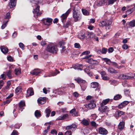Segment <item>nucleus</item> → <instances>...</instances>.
<instances>
[{
	"label": "nucleus",
	"mask_w": 135,
	"mask_h": 135,
	"mask_svg": "<svg viewBox=\"0 0 135 135\" xmlns=\"http://www.w3.org/2000/svg\"><path fill=\"white\" fill-rule=\"evenodd\" d=\"M112 23V20L111 19L109 20H105L100 22L99 25L101 27L105 26L106 30L108 31L110 29Z\"/></svg>",
	"instance_id": "f257e3e1"
},
{
	"label": "nucleus",
	"mask_w": 135,
	"mask_h": 135,
	"mask_svg": "<svg viewBox=\"0 0 135 135\" xmlns=\"http://www.w3.org/2000/svg\"><path fill=\"white\" fill-rule=\"evenodd\" d=\"M47 50L49 52L55 54H56L57 51L56 46L53 44H49L47 47Z\"/></svg>",
	"instance_id": "f03ea898"
},
{
	"label": "nucleus",
	"mask_w": 135,
	"mask_h": 135,
	"mask_svg": "<svg viewBox=\"0 0 135 135\" xmlns=\"http://www.w3.org/2000/svg\"><path fill=\"white\" fill-rule=\"evenodd\" d=\"M94 99L91 100L90 103L84 105L87 109H93L96 106L95 104L94 103Z\"/></svg>",
	"instance_id": "7ed1b4c3"
},
{
	"label": "nucleus",
	"mask_w": 135,
	"mask_h": 135,
	"mask_svg": "<svg viewBox=\"0 0 135 135\" xmlns=\"http://www.w3.org/2000/svg\"><path fill=\"white\" fill-rule=\"evenodd\" d=\"M52 20L49 18L43 19L42 20V22L44 24L47 26H50L52 23Z\"/></svg>",
	"instance_id": "20e7f679"
},
{
	"label": "nucleus",
	"mask_w": 135,
	"mask_h": 135,
	"mask_svg": "<svg viewBox=\"0 0 135 135\" xmlns=\"http://www.w3.org/2000/svg\"><path fill=\"white\" fill-rule=\"evenodd\" d=\"M73 17L74 19V21L75 22H76L80 20V15L78 13V12L76 11L75 10V9H73Z\"/></svg>",
	"instance_id": "39448f33"
},
{
	"label": "nucleus",
	"mask_w": 135,
	"mask_h": 135,
	"mask_svg": "<svg viewBox=\"0 0 135 135\" xmlns=\"http://www.w3.org/2000/svg\"><path fill=\"white\" fill-rule=\"evenodd\" d=\"M71 11L70 9H69L65 13L63 14L61 16L62 22L63 23L65 22V20L68 14L70 13Z\"/></svg>",
	"instance_id": "423d86ee"
},
{
	"label": "nucleus",
	"mask_w": 135,
	"mask_h": 135,
	"mask_svg": "<svg viewBox=\"0 0 135 135\" xmlns=\"http://www.w3.org/2000/svg\"><path fill=\"white\" fill-rule=\"evenodd\" d=\"M36 8L34 9L33 12L34 13H35L37 16H39L41 15V13L39 12L40 6L37 5H35L34 6Z\"/></svg>",
	"instance_id": "0eeeda50"
},
{
	"label": "nucleus",
	"mask_w": 135,
	"mask_h": 135,
	"mask_svg": "<svg viewBox=\"0 0 135 135\" xmlns=\"http://www.w3.org/2000/svg\"><path fill=\"white\" fill-rule=\"evenodd\" d=\"M99 132L101 134L106 135L108 133L107 131L105 128L100 127L99 128Z\"/></svg>",
	"instance_id": "6e6552de"
},
{
	"label": "nucleus",
	"mask_w": 135,
	"mask_h": 135,
	"mask_svg": "<svg viewBox=\"0 0 135 135\" xmlns=\"http://www.w3.org/2000/svg\"><path fill=\"white\" fill-rule=\"evenodd\" d=\"M60 73V72L57 70H55V71L50 72L49 74L48 75H44V77H51L52 76H54L56 75L57 74Z\"/></svg>",
	"instance_id": "1a4fd4ad"
},
{
	"label": "nucleus",
	"mask_w": 135,
	"mask_h": 135,
	"mask_svg": "<svg viewBox=\"0 0 135 135\" xmlns=\"http://www.w3.org/2000/svg\"><path fill=\"white\" fill-rule=\"evenodd\" d=\"M131 76H128L126 75L121 74L118 77V78L120 79H128L131 78Z\"/></svg>",
	"instance_id": "9d476101"
},
{
	"label": "nucleus",
	"mask_w": 135,
	"mask_h": 135,
	"mask_svg": "<svg viewBox=\"0 0 135 135\" xmlns=\"http://www.w3.org/2000/svg\"><path fill=\"white\" fill-rule=\"evenodd\" d=\"M0 49L1 51L4 54L7 53L8 51L7 48L4 46H0Z\"/></svg>",
	"instance_id": "9b49d317"
},
{
	"label": "nucleus",
	"mask_w": 135,
	"mask_h": 135,
	"mask_svg": "<svg viewBox=\"0 0 135 135\" xmlns=\"http://www.w3.org/2000/svg\"><path fill=\"white\" fill-rule=\"evenodd\" d=\"M107 2V0H102V1H98L96 2V3L97 6H103V4Z\"/></svg>",
	"instance_id": "f8f14e48"
},
{
	"label": "nucleus",
	"mask_w": 135,
	"mask_h": 135,
	"mask_svg": "<svg viewBox=\"0 0 135 135\" xmlns=\"http://www.w3.org/2000/svg\"><path fill=\"white\" fill-rule=\"evenodd\" d=\"M41 72L40 69H35L31 71L30 73L34 75H37L38 74Z\"/></svg>",
	"instance_id": "ddd939ff"
},
{
	"label": "nucleus",
	"mask_w": 135,
	"mask_h": 135,
	"mask_svg": "<svg viewBox=\"0 0 135 135\" xmlns=\"http://www.w3.org/2000/svg\"><path fill=\"white\" fill-rule=\"evenodd\" d=\"M46 97L40 98L38 99L37 102L40 104H42L45 103L46 102Z\"/></svg>",
	"instance_id": "4468645a"
},
{
	"label": "nucleus",
	"mask_w": 135,
	"mask_h": 135,
	"mask_svg": "<svg viewBox=\"0 0 135 135\" xmlns=\"http://www.w3.org/2000/svg\"><path fill=\"white\" fill-rule=\"evenodd\" d=\"M16 0H10L9 3V6L10 8H12L15 7L16 5Z\"/></svg>",
	"instance_id": "2eb2a0df"
},
{
	"label": "nucleus",
	"mask_w": 135,
	"mask_h": 135,
	"mask_svg": "<svg viewBox=\"0 0 135 135\" xmlns=\"http://www.w3.org/2000/svg\"><path fill=\"white\" fill-rule=\"evenodd\" d=\"M68 115L67 114H65L57 118V120H63L68 118Z\"/></svg>",
	"instance_id": "dca6fc26"
},
{
	"label": "nucleus",
	"mask_w": 135,
	"mask_h": 135,
	"mask_svg": "<svg viewBox=\"0 0 135 135\" xmlns=\"http://www.w3.org/2000/svg\"><path fill=\"white\" fill-rule=\"evenodd\" d=\"M34 92L32 88H29L27 90V96L28 97L33 95Z\"/></svg>",
	"instance_id": "f3484780"
},
{
	"label": "nucleus",
	"mask_w": 135,
	"mask_h": 135,
	"mask_svg": "<svg viewBox=\"0 0 135 135\" xmlns=\"http://www.w3.org/2000/svg\"><path fill=\"white\" fill-rule=\"evenodd\" d=\"M75 80L77 81V82L80 84V86H82L83 83H85L86 81L85 80L81 79L80 78H77L75 79Z\"/></svg>",
	"instance_id": "a211bd4d"
},
{
	"label": "nucleus",
	"mask_w": 135,
	"mask_h": 135,
	"mask_svg": "<svg viewBox=\"0 0 135 135\" xmlns=\"http://www.w3.org/2000/svg\"><path fill=\"white\" fill-rule=\"evenodd\" d=\"M108 72L110 73H118L117 71L115 70L114 69L111 67H109L108 69Z\"/></svg>",
	"instance_id": "6ab92c4d"
},
{
	"label": "nucleus",
	"mask_w": 135,
	"mask_h": 135,
	"mask_svg": "<svg viewBox=\"0 0 135 135\" xmlns=\"http://www.w3.org/2000/svg\"><path fill=\"white\" fill-rule=\"evenodd\" d=\"M108 109V107L107 106H101L98 109L99 110L100 112H104Z\"/></svg>",
	"instance_id": "aec40b11"
},
{
	"label": "nucleus",
	"mask_w": 135,
	"mask_h": 135,
	"mask_svg": "<svg viewBox=\"0 0 135 135\" xmlns=\"http://www.w3.org/2000/svg\"><path fill=\"white\" fill-rule=\"evenodd\" d=\"M11 17L10 13L9 12H8L6 15L4 17V20H6L7 22H8L9 19Z\"/></svg>",
	"instance_id": "412c9836"
},
{
	"label": "nucleus",
	"mask_w": 135,
	"mask_h": 135,
	"mask_svg": "<svg viewBox=\"0 0 135 135\" xmlns=\"http://www.w3.org/2000/svg\"><path fill=\"white\" fill-rule=\"evenodd\" d=\"M5 73L9 79H11L12 78L13 76L12 74L11 70H7L6 72Z\"/></svg>",
	"instance_id": "4be33fe9"
},
{
	"label": "nucleus",
	"mask_w": 135,
	"mask_h": 135,
	"mask_svg": "<svg viewBox=\"0 0 135 135\" xmlns=\"http://www.w3.org/2000/svg\"><path fill=\"white\" fill-rule=\"evenodd\" d=\"M35 115L37 118H40L41 116V112L38 110H36L35 112Z\"/></svg>",
	"instance_id": "5701e85b"
},
{
	"label": "nucleus",
	"mask_w": 135,
	"mask_h": 135,
	"mask_svg": "<svg viewBox=\"0 0 135 135\" xmlns=\"http://www.w3.org/2000/svg\"><path fill=\"white\" fill-rule=\"evenodd\" d=\"M79 38L83 40L84 39L85 37L84 33L83 32H81L78 35Z\"/></svg>",
	"instance_id": "b1692460"
},
{
	"label": "nucleus",
	"mask_w": 135,
	"mask_h": 135,
	"mask_svg": "<svg viewBox=\"0 0 135 135\" xmlns=\"http://www.w3.org/2000/svg\"><path fill=\"white\" fill-rule=\"evenodd\" d=\"M81 123L83 125L85 126H88L89 124L88 121L85 119H83Z\"/></svg>",
	"instance_id": "393cba45"
},
{
	"label": "nucleus",
	"mask_w": 135,
	"mask_h": 135,
	"mask_svg": "<svg viewBox=\"0 0 135 135\" xmlns=\"http://www.w3.org/2000/svg\"><path fill=\"white\" fill-rule=\"evenodd\" d=\"M19 107L20 109H24V107L25 105V102L23 101H21L19 103Z\"/></svg>",
	"instance_id": "a878e982"
},
{
	"label": "nucleus",
	"mask_w": 135,
	"mask_h": 135,
	"mask_svg": "<svg viewBox=\"0 0 135 135\" xmlns=\"http://www.w3.org/2000/svg\"><path fill=\"white\" fill-rule=\"evenodd\" d=\"M124 124V122H121L119 123L118 127L119 129L120 130H122L123 128Z\"/></svg>",
	"instance_id": "bb28decb"
},
{
	"label": "nucleus",
	"mask_w": 135,
	"mask_h": 135,
	"mask_svg": "<svg viewBox=\"0 0 135 135\" xmlns=\"http://www.w3.org/2000/svg\"><path fill=\"white\" fill-rule=\"evenodd\" d=\"M110 99H107L103 100L100 103V106H104L106 105L109 101Z\"/></svg>",
	"instance_id": "cd10ccee"
},
{
	"label": "nucleus",
	"mask_w": 135,
	"mask_h": 135,
	"mask_svg": "<svg viewBox=\"0 0 135 135\" xmlns=\"http://www.w3.org/2000/svg\"><path fill=\"white\" fill-rule=\"evenodd\" d=\"M102 60L104 61L107 64H108L109 65H111L112 62L110 59L105 58H103Z\"/></svg>",
	"instance_id": "c85d7f7f"
},
{
	"label": "nucleus",
	"mask_w": 135,
	"mask_h": 135,
	"mask_svg": "<svg viewBox=\"0 0 135 135\" xmlns=\"http://www.w3.org/2000/svg\"><path fill=\"white\" fill-rule=\"evenodd\" d=\"M98 86V83L96 82H93L91 83V87L93 88H97Z\"/></svg>",
	"instance_id": "c756f323"
},
{
	"label": "nucleus",
	"mask_w": 135,
	"mask_h": 135,
	"mask_svg": "<svg viewBox=\"0 0 135 135\" xmlns=\"http://www.w3.org/2000/svg\"><path fill=\"white\" fill-rule=\"evenodd\" d=\"M45 112L46 114V116L47 117H49L50 114L51 110H50L48 108H46L45 110Z\"/></svg>",
	"instance_id": "7c9ffc66"
},
{
	"label": "nucleus",
	"mask_w": 135,
	"mask_h": 135,
	"mask_svg": "<svg viewBox=\"0 0 135 135\" xmlns=\"http://www.w3.org/2000/svg\"><path fill=\"white\" fill-rule=\"evenodd\" d=\"M22 90V87L21 86L17 87L15 90L16 93L17 94H19Z\"/></svg>",
	"instance_id": "2f4dec72"
},
{
	"label": "nucleus",
	"mask_w": 135,
	"mask_h": 135,
	"mask_svg": "<svg viewBox=\"0 0 135 135\" xmlns=\"http://www.w3.org/2000/svg\"><path fill=\"white\" fill-rule=\"evenodd\" d=\"M129 25L131 27H133L135 26V20H133L129 22Z\"/></svg>",
	"instance_id": "473e14b6"
},
{
	"label": "nucleus",
	"mask_w": 135,
	"mask_h": 135,
	"mask_svg": "<svg viewBox=\"0 0 135 135\" xmlns=\"http://www.w3.org/2000/svg\"><path fill=\"white\" fill-rule=\"evenodd\" d=\"M88 37L89 38H91L95 36V34L92 32H88L87 33Z\"/></svg>",
	"instance_id": "72a5a7b5"
},
{
	"label": "nucleus",
	"mask_w": 135,
	"mask_h": 135,
	"mask_svg": "<svg viewBox=\"0 0 135 135\" xmlns=\"http://www.w3.org/2000/svg\"><path fill=\"white\" fill-rule=\"evenodd\" d=\"M122 98L121 95L120 94H118L115 95L114 98V99L115 100H117L121 99Z\"/></svg>",
	"instance_id": "f704fd0d"
},
{
	"label": "nucleus",
	"mask_w": 135,
	"mask_h": 135,
	"mask_svg": "<svg viewBox=\"0 0 135 135\" xmlns=\"http://www.w3.org/2000/svg\"><path fill=\"white\" fill-rule=\"evenodd\" d=\"M8 22L6 21V20H4L3 22V24L1 27L2 29H4L7 26Z\"/></svg>",
	"instance_id": "c9c22d12"
},
{
	"label": "nucleus",
	"mask_w": 135,
	"mask_h": 135,
	"mask_svg": "<svg viewBox=\"0 0 135 135\" xmlns=\"http://www.w3.org/2000/svg\"><path fill=\"white\" fill-rule=\"evenodd\" d=\"M76 125L75 124H72L70 126H68L67 127V129H70L73 128H74L76 127Z\"/></svg>",
	"instance_id": "e433bc0d"
},
{
	"label": "nucleus",
	"mask_w": 135,
	"mask_h": 135,
	"mask_svg": "<svg viewBox=\"0 0 135 135\" xmlns=\"http://www.w3.org/2000/svg\"><path fill=\"white\" fill-rule=\"evenodd\" d=\"M82 11L83 14L85 15H88L89 14L88 11L86 9H82Z\"/></svg>",
	"instance_id": "4c0bfd02"
},
{
	"label": "nucleus",
	"mask_w": 135,
	"mask_h": 135,
	"mask_svg": "<svg viewBox=\"0 0 135 135\" xmlns=\"http://www.w3.org/2000/svg\"><path fill=\"white\" fill-rule=\"evenodd\" d=\"M41 1V0H31V3H34L35 5H37Z\"/></svg>",
	"instance_id": "58836bf2"
},
{
	"label": "nucleus",
	"mask_w": 135,
	"mask_h": 135,
	"mask_svg": "<svg viewBox=\"0 0 135 135\" xmlns=\"http://www.w3.org/2000/svg\"><path fill=\"white\" fill-rule=\"evenodd\" d=\"M71 20H68L65 26V28H68L69 26L71 25Z\"/></svg>",
	"instance_id": "ea45409f"
},
{
	"label": "nucleus",
	"mask_w": 135,
	"mask_h": 135,
	"mask_svg": "<svg viewBox=\"0 0 135 135\" xmlns=\"http://www.w3.org/2000/svg\"><path fill=\"white\" fill-rule=\"evenodd\" d=\"M82 66V65H81L77 64L75 67L74 68L75 69H79L81 70H82V69L80 68V67H81Z\"/></svg>",
	"instance_id": "a19ab883"
},
{
	"label": "nucleus",
	"mask_w": 135,
	"mask_h": 135,
	"mask_svg": "<svg viewBox=\"0 0 135 135\" xmlns=\"http://www.w3.org/2000/svg\"><path fill=\"white\" fill-rule=\"evenodd\" d=\"M86 61L89 63L92 64V62L94 61L91 58L86 59Z\"/></svg>",
	"instance_id": "79ce46f5"
},
{
	"label": "nucleus",
	"mask_w": 135,
	"mask_h": 135,
	"mask_svg": "<svg viewBox=\"0 0 135 135\" xmlns=\"http://www.w3.org/2000/svg\"><path fill=\"white\" fill-rule=\"evenodd\" d=\"M117 0H107V2L108 5L112 4Z\"/></svg>",
	"instance_id": "37998d69"
},
{
	"label": "nucleus",
	"mask_w": 135,
	"mask_h": 135,
	"mask_svg": "<svg viewBox=\"0 0 135 135\" xmlns=\"http://www.w3.org/2000/svg\"><path fill=\"white\" fill-rule=\"evenodd\" d=\"M117 113L118 114L119 116H120L123 114L124 112L122 111L118 110L117 112Z\"/></svg>",
	"instance_id": "c03bdc74"
},
{
	"label": "nucleus",
	"mask_w": 135,
	"mask_h": 135,
	"mask_svg": "<svg viewBox=\"0 0 135 135\" xmlns=\"http://www.w3.org/2000/svg\"><path fill=\"white\" fill-rule=\"evenodd\" d=\"M91 125L94 127H97L98 126V125L96 124L95 122L94 121H93L91 122Z\"/></svg>",
	"instance_id": "a18cd8bd"
},
{
	"label": "nucleus",
	"mask_w": 135,
	"mask_h": 135,
	"mask_svg": "<svg viewBox=\"0 0 135 135\" xmlns=\"http://www.w3.org/2000/svg\"><path fill=\"white\" fill-rule=\"evenodd\" d=\"M90 53V52L88 51H86L83 52L82 54V55H86L89 54Z\"/></svg>",
	"instance_id": "49530a36"
},
{
	"label": "nucleus",
	"mask_w": 135,
	"mask_h": 135,
	"mask_svg": "<svg viewBox=\"0 0 135 135\" xmlns=\"http://www.w3.org/2000/svg\"><path fill=\"white\" fill-rule=\"evenodd\" d=\"M134 10V8H132L131 9H129L128 11H127V12L128 13H128H131Z\"/></svg>",
	"instance_id": "de8ad7c7"
},
{
	"label": "nucleus",
	"mask_w": 135,
	"mask_h": 135,
	"mask_svg": "<svg viewBox=\"0 0 135 135\" xmlns=\"http://www.w3.org/2000/svg\"><path fill=\"white\" fill-rule=\"evenodd\" d=\"M15 72L16 75L19 74L20 73V71L18 69H16L15 70Z\"/></svg>",
	"instance_id": "09e8293b"
},
{
	"label": "nucleus",
	"mask_w": 135,
	"mask_h": 135,
	"mask_svg": "<svg viewBox=\"0 0 135 135\" xmlns=\"http://www.w3.org/2000/svg\"><path fill=\"white\" fill-rule=\"evenodd\" d=\"M91 118L93 119L94 120L97 117V116L95 114H92L91 116Z\"/></svg>",
	"instance_id": "8fccbe9b"
},
{
	"label": "nucleus",
	"mask_w": 135,
	"mask_h": 135,
	"mask_svg": "<svg viewBox=\"0 0 135 135\" xmlns=\"http://www.w3.org/2000/svg\"><path fill=\"white\" fill-rule=\"evenodd\" d=\"M107 51V49L105 48L102 49L101 51L102 53L103 54H105L106 52Z\"/></svg>",
	"instance_id": "3c124183"
},
{
	"label": "nucleus",
	"mask_w": 135,
	"mask_h": 135,
	"mask_svg": "<svg viewBox=\"0 0 135 135\" xmlns=\"http://www.w3.org/2000/svg\"><path fill=\"white\" fill-rule=\"evenodd\" d=\"M124 50H127L129 48V46L126 44H124L122 46Z\"/></svg>",
	"instance_id": "603ef678"
},
{
	"label": "nucleus",
	"mask_w": 135,
	"mask_h": 135,
	"mask_svg": "<svg viewBox=\"0 0 135 135\" xmlns=\"http://www.w3.org/2000/svg\"><path fill=\"white\" fill-rule=\"evenodd\" d=\"M19 45L20 46V47L23 50L24 49V44L22 43H20L19 44Z\"/></svg>",
	"instance_id": "864d4df0"
},
{
	"label": "nucleus",
	"mask_w": 135,
	"mask_h": 135,
	"mask_svg": "<svg viewBox=\"0 0 135 135\" xmlns=\"http://www.w3.org/2000/svg\"><path fill=\"white\" fill-rule=\"evenodd\" d=\"M64 135H71V131H67L65 132Z\"/></svg>",
	"instance_id": "5fc2aeb1"
},
{
	"label": "nucleus",
	"mask_w": 135,
	"mask_h": 135,
	"mask_svg": "<svg viewBox=\"0 0 135 135\" xmlns=\"http://www.w3.org/2000/svg\"><path fill=\"white\" fill-rule=\"evenodd\" d=\"M121 103L123 105V106H124V107L129 103V102L128 101H126L123 102Z\"/></svg>",
	"instance_id": "6e6d98bb"
},
{
	"label": "nucleus",
	"mask_w": 135,
	"mask_h": 135,
	"mask_svg": "<svg viewBox=\"0 0 135 135\" xmlns=\"http://www.w3.org/2000/svg\"><path fill=\"white\" fill-rule=\"evenodd\" d=\"M51 133L53 134L56 135L57 133V132L56 130L53 129L51 131Z\"/></svg>",
	"instance_id": "4d7b16f0"
},
{
	"label": "nucleus",
	"mask_w": 135,
	"mask_h": 135,
	"mask_svg": "<svg viewBox=\"0 0 135 135\" xmlns=\"http://www.w3.org/2000/svg\"><path fill=\"white\" fill-rule=\"evenodd\" d=\"M94 99V97H92L90 95H88V96H87L86 99L87 100H88L90 99Z\"/></svg>",
	"instance_id": "13d9d810"
},
{
	"label": "nucleus",
	"mask_w": 135,
	"mask_h": 135,
	"mask_svg": "<svg viewBox=\"0 0 135 135\" xmlns=\"http://www.w3.org/2000/svg\"><path fill=\"white\" fill-rule=\"evenodd\" d=\"M4 84L3 81L1 80L0 81V89H1L3 86Z\"/></svg>",
	"instance_id": "bf43d9fd"
},
{
	"label": "nucleus",
	"mask_w": 135,
	"mask_h": 135,
	"mask_svg": "<svg viewBox=\"0 0 135 135\" xmlns=\"http://www.w3.org/2000/svg\"><path fill=\"white\" fill-rule=\"evenodd\" d=\"M75 47L76 48H79L80 47V45L78 43H75L74 44Z\"/></svg>",
	"instance_id": "052dcab7"
},
{
	"label": "nucleus",
	"mask_w": 135,
	"mask_h": 135,
	"mask_svg": "<svg viewBox=\"0 0 135 135\" xmlns=\"http://www.w3.org/2000/svg\"><path fill=\"white\" fill-rule=\"evenodd\" d=\"M102 77V79L104 80H109V77L107 76H104Z\"/></svg>",
	"instance_id": "680f3d73"
},
{
	"label": "nucleus",
	"mask_w": 135,
	"mask_h": 135,
	"mask_svg": "<svg viewBox=\"0 0 135 135\" xmlns=\"http://www.w3.org/2000/svg\"><path fill=\"white\" fill-rule=\"evenodd\" d=\"M114 49L113 48L110 47L108 49V51L109 53H112Z\"/></svg>",
	"instance_id": "e2e57ef3"
},
{
	"label": "nucleus",
	"mask_w": 135,
	"mask_h": 135,
	"mask_svg": "<svg viewBox=\"0 0 135 135\" xmlns=\"http://www.w3.org/2000/svg\"><path fill=\"white\" fill-rule=\"evenodd\" d=\"M93 61L92 62V64L94 65H97L99 63V62L97 60H93Z\"/></svg>",
	"instance_id": "0e129e2a"
},
{
	"label": "nucleus",
	"mask_w": 135,
	"mask_h": 135,
	"mask_svg": "<svg viewBox=\"0 0 135 135\" xmlns=\"http://www.w3.org/2000/svg\"><path fill=\"white\" fill-rule=\"evenodd\" d=\"M65 42L63 41H60L59 43V45L60 46H62L63 45H64L65 44Z\"/></svg>",
	"instance_id": "69168bd1"
},
{
	"label": "nucleus",
	"mask_w": 135,
	"mask_h": 135,
	"mask_svg": "<svg viewBox=\"0 0 135 135\" xmlns=\"http://www.w3.org/2000/svg\"><path fill=\"white\" fill-rule=\"evenodd\" d=\"M76 111V109L75 108H74L70 111V113L71 114H73Z\"/></svg>",
	"instance_id": "338daca9"
},
{
	"label": "nucleus",
	"mask_w": 135,
	"mask_h": 135,
	"mask_svg": "<svg viewBox=\"0 0 135 135\" xmlns=\"http://www.w3.org/2000/svg\"><path fill=\"white\" fill-rule=\"evenodd\" d=\"M100 74L102 75V76L103 77L106 75L105 72L104 71H102L101 72Z\"/></svg>",
	"instance_id": "774afa93"
}]
</instances>
